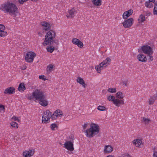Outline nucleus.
<instances>
[{
  "label": "nucleus",
  "instance_id": "f257e3e1",
  "mask_svg": "<svg viewBox=\"0 0 157 157\" xmlns=\"http://www.w3.org/2000/svg\"><path fill=\"white\" fill-rule=\"evenodd\" d=\"M0 10L5 13L14 14L18 13V8L14 3L8 1L1 5Z\"/></svg>",
  "mask_w": 157,
  "mask_h": 157
},
{
  "label": "nucleus",
  "instance_id": "f03ea898",
  "mask_svg": "<svg viewBox=\"0 0 157 157\" xmlns=\"http://www.w3.org/2000/svg\"><path fill=\"white\" fill-rule=\"evenodd\" d=\"M56 36V33L55 31L52 30H49L46 33L45 36L44 40L43 43V45H51L53 44Z\"/></svg>",
  "mask_w": 157,
  "mask_h": 157
},
{
  "label": "nucleus",
  "instance_id": "7ed1b4c3",
  "mask_svg": "<svg viewBox=\"0 0 157 157\" xmlns=\"http://www.w3.org/2000/svg\"><path fill=\"white\" fill-rule=\"evenodd\" d=\"M99 127L97 124H92L90 128L86 131V136L89 138L92 137L99 133Z\"/></svg>",
  "mask_w": 157,
  "mask_h": 157
},
{
  "label": "nucleus",
  "instance_id": "20e7f679",
  "mask_svg": "<svg viewBox=\"0 0 157 157\" xmlns=\"http://www.w3.org/2000/svg\"><path fill=\"white\" fill-rule=\"evenodd\" d=\"M111 59L109 57H107L106 59L103 60L99 65L95 67V69L98 73L101 72V70L106 67L110 64Z\"/></svg>",
  "mask_w": 157,
  "mask_h": 157
},
{
  "label": "nucleus",
  "instance_id": "39448f33",
  "mask_svg": "<svg viewBox=\"0 0 157 157\" xmlns=\"http://www.w3.org/2000/svg\"><path fill=\"white\" fill-rule=\"evenodd\" d=\"M44 96V93L42 91L37 89L33 92L32 95L29 96L28 97V98L29 100L34 98L37 100L39 101Z\"/></svg>",
  "mask_w": 157,
  "mask_h": 157
},
{
  "label": "nucleus",
  "instance_id": "423d86ee",
  "mask_svg": "<svg viewBox=\"0 0 157 157\" xmlns=\"http://www.w3.org/2000/svg\"><path fill=\"white\" fill-rule=\"evenodd\" d=\"M143 52L145 54L153 55V51L152 48L147 44H145L141 47Z\"/></svg>",
  "mask_w": 157,
  "mask_h": 157
},
{
  "label": "nucleus",
  "instance_id": "0eeeda50",
  "mask_svg": "<svg viewBox=\"0 0 157 157\" xmlns=\"http://www.w3.org/2000/svg\"><path fill=\"white\" fill-rule=\"evenodd\" d=\"M74 138L71 136L70 140L67 141L64 144V147L68 151H73L74 149L73 142Z\"/></svg>",
  "mask_w": 157,
  "mask_h": 157
},
{
  "label": "nucleus",
  "instance_id": "6e6552de",
  "mask_svg": "<svg viewBox=\"0 0 157 157\" xmlns=\"http://www.w3.org/2000/svg\"><path fill=\"white\" fill-rule=\"evenodd\" d=\"M36 56V54L33 52H28L25 56V60L28 63H32L33 62L34 58Z\"/></svg>",
  "mask_w": 157,
  "mask_h": 157
},
{
  "label": "nucleus",
  "instance_id": "1a4fd4ad",
  "mask_svg": "<svg viewBox=\"0 0 157 157\" xmlns=\"http://www.w3.org/2000/svg\"><path fill=\"white\" fill-rule=\"evenodd\" d=\"M133 23V19L132 18H130L127 19L122 24L124 28H128L132 25Z\"/></svg>",
  "mask_w": 157,
  "mask_h": 157
},
{
  "label": "nucleus",
  "instance_id": "9d476101",
  "mask_svg": "<svg viewBox=\"0 0 157 157\" xmlns=\"http://www.w3.org/2000/svg\"><path fill=\"white\" fill-rule=\"evenodd\" d=\"M71 42L72 44L76 45L78 48H82L84 46V44L82 42L77 38H72Z\"/></svg>",
  "mask_w": 157,
  "mask_h": 157
},
{
  "label": "nucleus",
  "instance_id": "9b49d317",
  "mask_svg": "<svg viewBox=\"0 0 157 157\" xmlns=\"http://www.w3.org/2000/svg\"><path fill=\"white\" fill-rule=\"evenodd\" d=\"M41 25L43 27V29L46 31L49 30L51 28L50 23L46 21H43L40 22Z\"/></svg>",
  "mask_w": 157,
  "mask_h": 157
},
{
  "label": "nucleus",
  "instance_id": "f8f14e48",
  "mask_svg": "<svg viewBox=\"0 0 157 157\" xmlns=\"http://www.w3.org/2000/svg\"><path fill=\"white\" fill-rule=\"evenodd\" d=\"M15 89L13 86L8 87L5 89L4 93L5 94L10 95L15 93Z\"/></svg>",
  "mask_w": 157,
  "mask_h": 157
},
{
  "label": "nucleus",
  "instance_id": "ddd939ff",
  "mask_svg": "<svg viewBox=\"0 0 157 157\" xmlns=\"http://www.w3.org/2000/svg\"><path fill=\"white\" fill-rule=\"evenodd\" d=\"M34 150L29 149V151H25L23 152L22 154L23 157H30L33 155Z\"/></svg>",
  "mask_w": 157,
  "mask_h": 157
},
{
  "label": "nucleus",
  "instance_id": "4468645a",
  "mask_svg": "<svg viewBox=\"0 0 157 157\" xmlns=\"http://www.w3.org/2000/svg\"><path fill=\"white\" fill-rule=\"evenodd\" d=\"M68 14L66 16L68 18H71L75 16V14L77 13V11L74 8L68 10Z\"/></svg>",
  "mask_w": 157,
  "mask_h": 157
},
{
  "label": "nucleus",
  "instance_id": "2eb2a0df",
  "mask_svg": "<svg viewBox=\"0 0 157 157\" xmlns=\"http://www.w3.org/2000/svg\"><path fill=\"white\" fill-rule=\"evenodd\" d=\"M55 66L54 64L50 63L49 64L46 68V71L48 74L50 73L52 71L55 70Z\"/></svg>",
  "mask_w": 157,
  "mask_h": 157
},
{
  "label": "nucleus",
  "instance_id": "dca6fc26",
  "mask_svg": "<svg viewBox=\"0 0 157 157\" xmlns=\"http://www.w3.org/2000/svg\"><path fill=\"white\" fill-rule=\"evenodd\" d=\"M5 27L4 25L0 24V36L3 37L6 36L7 35V32L5 31Z\"/></svg>",
  "mask_w": 157,
  "mask_h": 157
},
{
  "label": "nucleus",
  "instance_id": "f3484780",
  "mask_svg": "<svg viewBox=\"0 0 157 157\" xmlns=\"http://www.w3.org/2000/svg\"><path fill=\"white\" fill-rule=\"evenodd\" d=\"M138 60L142 62H145L147 61V58L146 56L142 53L138 54L137 56Z\"/></svg>",
  "mask_w": 157,
  "mask_h": 157
},
{
  "label": "nucleus",
  "instance_id": "a211bd4d",
  "mask_svg": "<svg viewBox=\"0 0 157 157\" xmlns=\"http://www.w3.org/2000/svg\"><path fill=\"white\" fill-rule=\"evenodd\" d=\"M156 2L155 0H148L144 3V6L147 8H151L153 7L154 3V5Z\"/></svg>",
  "mask_w": 157,
  "mask_h": 157
},
{
  "label": "nucleus",
  "instance_id": "6ab92c4d",
  "mask_svg": "<svg viewBox=\"0 0 157 157\" xmlns=\"http://www.w3.org/2000/svg\"><path fill=\"white\" fill-rule=\"evenodd\" d=\"M115 105L119 107H121L122 105L124 104V101L123 100L116 98L113 103Z\"/></svg>",
  "mask_w": 157,
  "mask_h": 157
},
{
  "label": "nucleus",
  "instance_id": "aec40b11",
  "mask_svg": "<svg viewBox=\"0 0 157 157\" xmlns=\"http://www.w3.org/2000/svg\"><path fill=\"white\" fill-rule=\"evenodd\" d=\"M157 99V94H154L150 97L148 99V103L150 105H153L155 103V101Z\"/></svg>",
  "mask_w": 157,
  "mask_h": 157
},
{
  "label": "nucleus",
  "instance_id": "412c9836",
  "mask_svg": "<svg viewBox=\"0 0 157 157\" xmlns=\"http://www.w3.org/2000/svg\"><path fill=\"white\" fill-rule=\"evenodd\" d=\"M76 82L84 88L86 87L87 86L86 84L85 83L84 79L81 77H79L77 78Z\"/></svg>",
  "mask_w": 157,
  "mask_h": 157
},
{
  "label": "nucleus",
  "instance_id": "4be33fe9",
  "mask_svg": "<svg viewBox=\"0 0 157 157\" xmlns=\"http://www.w3.org/2000/svg\"><path fill=\"white\" fill-rule=\"evenodd\" d=\"M42 118H54L53 114L49 110H47L43 113Z\"/></svg>",
  "mask_w": 157,
  "mask_h": 157
},
{
  "label": "nucleus",
  "instance_id": "5701e85b",
  "mask_svg": "<svg viewBox=\"0 0 157 157\" xmlns=\"http://www.w3.org/2000/svg\"><path fill=\"white\" fill-rule=\"evenodd\" d=\"M133 13V10L130 9L126 11L123 13L122 17L124 19H127L128 17L131 16Z\"/></svg>",
  "mask_w": 157,
  "mask_h": 157
},
{
  "label": "nucleus",
  "instance_id": "b1692460",
  "mask_svg": "<svg viewBox=\"0 0 157 157\" xmlns=\"http://www.w3.org/2000/svg\"><path fill=\"white\" fill-rule=\"evenodd\" d=\"M39 101V103L40 105L43 106H47L48 104V101L45 98V95Z\"/></svg>",
  "mask_w": 157,
  "mask_h": 157
},
{
  "label": "nucleus",
  "instance_id": "393cba45",
  "mask_svg": "<svg viewBox=\"0 0 157 157\" xmlns=\"http://www.w3.org/2000/svg\"><path fill=\"white\" fill-rule=\"evenodd\" d=\"M63 115L62 111L60 109L56 110L53 113V116H54L57 117H62Z\"/></svg>",
  "mask_w": 157,
  "mask_h": 157
},
{
  "label": "nucleus",
  "instance_id": "a878e982",
  "mask_svg": "<svg viewBox=\"0 0 157 157\" xmlns=\"http://www.w3.org/2000/svg\"><path fill=\"white\" fill-rule=\"evenodd\" d=\"M115 96L117 99L122 100L124 97L125 95L122 92L118 91L116 93Z\"/></svg>",
  "mask_w": 157,
  "mask_h": 157
},
{
  "label": "nucleus",
  "instance_id": "bb28decb",
  "mask_svg": "<svg viewBox=\"0 0 157 157\" xmlns=\"http://www.w3.org/2000/svg\"><path fill=\"white\" fill-rule=\"evenodd\" d=\"M113 150V148L110 145L106 146H105L104 151L105 153H109L111 152Z\"/></svg>",
  "mask_w": 157,
  "mask_h": 157
},
{
  "label": "nucleus",
  "instance_id": "cd10ccee",
  "mask_svg": "<svg viewBox=\"0 0 157 157\" xmlns=\"http://www.w3.org/2000/svg\"><path fill=\"white\" fill-rule=\"evenodd\" d=\"M132 143L133 144L135 145L137 147H139L141 145L142 143V141L140 139H136L134 140Z\"/></svg>",
  "mask_w": 157,
  "mask_h": 157
},
{
  "label": "nucleus",
  "instance_id": "c85d7f7f",
  "mask_svg": "<svg viewBox=\"0 0 157 157\" xmlns=\"http://www.w3.org/2000/svg\"><path fill=\"white\" fill-rule=\"evenodd\" d=\"M17 89L20 92L24 91L26 89L24 84L22 82L21 83L19 84Z\"/></svg>",
  "mask_w": 157,
  "mask_h": 157
},
{
  "label": "nucleus",
  "instance_id": "c756f323",
  "mask_svg": "<svg viewBox=\"0 0 157 157\" xmlns=\"http://www.w3.org/2000/svg\"><path fill=\"white\" fill-rule=\"evenodd\" d=\"M146 20L145 16L143 14H141L140 15L138 21L139 23H141L144 22Z\"/></svg>",
  "mask_w": 157,
  "mask_h": 157
},
{
  "label": "nucleus",
  "instance_id": "7c9ffc66",
  "mask_svg": "<svg viewBox=\"0 0 157 157\" xmlns=\"http://www.w3.org/2000/svg\"><path fill=\"white\" fill-rule=\"evenodd\" d=\"M92 2L93 4L96 6H100L102 4L101 0H93Z\"/></svg>",
  "mask_w": 157,
  "mask_h": 157
},
{
  "label": "nucleus",
  "instance_id": "2f4dec72",
  "mask_svg": "<svg viewBox=\"0 0 157 157\" xmlns=\"http://www.w3.org/2000/svg\"><path fill=\"white\" fill-rule=\"evenodd\" d=\"M55 49V47L52 46H50L47 47L46 49L47 51L50 53H52Z\"/></svg>",
  "mask_w": 157,
  "mask_h": 157
},
{
  "label": "nucleus",
  "instance_id": "473e14b6",
  "mask_svg": "<svg viewBox=\"0 0 157 157\" xmlns=\"http://www.w3.org/2000/svg\"><path fill=\"white\" fill-rule=\"evenodd\" d=\"M10 126H12L13 128H17L18 127V124L14 121H12L10 124Z\"/></svg>",
  "mask_w": 157,
  "mask_h": 157
},
{
  "label": "nucleus",
  "instance_id": "72a5a7b5",
  "mask_svg": "<svg viewBox=\"0 0 157 157\" xmlns=\"http://www.w3.org/2000/svg\"><path fill=\"white\" fill-rule=\"evenodd\" d=\"M107 100L110 101H112L113 103L115 99V97L113 96L112 95H109L107 97Z\"/></svg>",
  "mask_w": 157,
  "mask_h": 157
},
{
  "label": "nucleus",
  "instance_id": "f704fd0d",
  "mask_svg": "<svg viewBox=\"0 0 157 157\" xmlns=\"http://www.w3.org/2000/svg\"><path fill=\"white\" fill-rule=\"evenodd\" d=\"M153 13L154 15H157V1L155 3L154 9L153 10Z\"/></svg>",
  "mask_w": 157,
  "mask_h": 157
},
{
  "label": "nucleus",
  "instance_id": "c9c22d12",
  "mask_svg": "<svg viewBox=\"0 0 157 157\" xmlns=\"http://www.w3.org/2000/svg\"><path fill=\"white\" fill-rule=\"evenodd\" d=\"M150 121V120L148 118H143L141 120L142 122L145 124H148Z\"/></svg>",
  "mask_w": 157,
  "mask_h": 157
},
{
  "label": "nucleus",
  "instance_id": "e433bc0d",
  "mask_svg": "<svg viewBox=\"0 0 157 157\" xmlns=\"http://www.w3.org/2000/svg\"><path fill=\"white\" fill-rule=\"evenodd\" d=\"M108 91L111 93H115L117 92L116 89L114 88H109L108 89Z\"/></svg>",
  "mask_w": 157,
  "mask_h": 157
},
{
  "label": "nucleus",
  "instance_id": "4c0bfd02",
  "mask_svg": "<svg viewBox=\"0 0 157 157\" xmlns=\"http://www.w3.org/2000/svg\"><path fill=\"white\" fill-rule=\"evenodd\" d=\"M97 109L99 111H105L106 109V108L105 106L101 105H99L98 106Z\"/></svg>",
  "mask_w": 157,
  "mask_h": 157
},
{
  "label": "nucleus",
  "instance_id": "58836bf2",
  "mask_svg": "<svg viewBox=\"0 0 157 157\" xmlns=\"http://www.w3.org/2000/svg\"><path fill=\"white\" fill-rule=\"evenodd\" d=\"M5 112V106L2 104H0V113H3Z\"/></svg>",
  "mask_w": 157,
  "mask_h": 157
},
{
  "label": "nucleus",
  "instance_id": "ea45409f",
  "mask_svg": "<svg viewBox=\"0 0 157 157\" xmlns=\"http://www.w3.org/2000/svg\"><path fill=\"white\" fill-rule=\"evenodd\" d=\"M50 127L52 130H55V128H57L58 126L56 124L54 123L52 124L51 125Z\"/></svg>",
  "mask_w": 157,
  "mask_h": 157
},
{
  "label": "nucleus",
  "instance_id": "a19ab883",
  "mask_svg": "<svg viewBox=\"0 0 157 157\" xmlns=\"http://www.w3.org/2000/svg\"><path fill=\"white\" fill-rule=\"evenodd\" d=\"M147 58L148 60L151 62L153 60V57L152 56V55H147Z\"/></svg>",
  "mask_w": 157,
  "mask_h": 157
},
{
  "label": "nucleus",
  "instance_id": "79ce46f5",
  "mask_svg": "<svg viewBox=\"0 0 157 157\" xmlns=\"http://www.w3.org/2000/svg\"><path fill=\"white\" fill-rule=\"evenodd\" d=\"M50 118H42V123H48Z\"/></svg>",
  "mask_w": 157,
  "mask_h": 157
},
{
  "label": "nucleus",
  "instance_id": "37998d69",
  "mask_svg": "<svg viewBox=\"0 0 157 157\" xmlns=\"http://www.w3.org/2000/svg\"><path fill=\"white\" fill-rule=\"evenodd\" d=\"M39 78L40 79H42L44 81L47 80L46 77L44 75H41L39 76Z\"/></svg>",
  "mask_w": 157,
  "mask_h": 157
},
{
  "label": "nucleus",
  "instance_id": "c03bdc74",
  "mask_svg": "<svg viewBox=\"0 0 157 157\" xmlns=\"http://www.w3.org/2000/svg\"><path fill=\"white\" fill-rule=\"evenodd\" d=\"M27 68V66L26 65L24 64L20 67V69L22 70H24Z\"/></svg>",
  "mask_w": 157,
  "mask_h": 157
},
{
  "label": "nucleus",
  "instance_id": "a18cd8bd",
  "mask_svg": "<svg viewBox=\"0 0 157 157\" xmlns=\"http://www.w3.org/2000/svg\"><path fill=\"white\" fill-rule=\"evenodd\" d=\"M28 0H18V2L21 4H22L24 2H26Z\"/></svg>",
  "mask_w": 157,
  "mask_h": 157
},
{
  "label": "nucleus",
  "instance_id": "49530a36",
  "mask_svg": "<svg viewBox=\"0 0 157 157\" xmlns=\"http://www.w3.org/2000/svg\"><path fill=\"white\" fill-rule=\"evenodd\" d=\"M153 156V157H157V151H154Z\"/></svg>",
  "mask_w": 157,
  "mask_h": 157
},
{
  "label": "nucleus",
  "instance_id": "de8ad7c7",
  "mask_svg": "<svg viewBox=\"0 0 157 157\" xmlns=\"http://www.w3.org/2000/svg\"><path fill=\"white\" fill-rule=\"evenodd\" d=\"M88 124L86 123L84 124V125H82V126L84 129H85L86 128Z\"/></svg>",
  "mask_w": 157,
  "mask_h": 157
},
{
  "label": "nucleus",
  "instance_id": "09e8293b",
  "mask_svg": "<svg viewBox=\"0 0 157 157\" xmlns=\"http://www.w3.org/2000/svg\"><path fill=\"white\" fill-rule=\"evenodd\" d=\"M14 120H13L14 121H17L19 122H20V120L19 118H14Z\"/></svg>",
  "mask_w": 157,
  "mask_h": 157
},
{
  "label": "nucleus",
  "instance_id": "8fccbe9b",
  "mask_svg": "<svg viewBox=\"0 0 157 157\" xmlns=\"http://www.w3.org/2000/svg\"><path fill=\"white\" fill-rule=\"evenodd\" d=\"M38 34L40 36H41L42 35V33L40 32H39Z\"/></svg>",
  "mask_w": 157,
  "mask_h": 157
},
{
  "label": "nucleus",
  "instance_id": "3c124183",
  "mask_svg": "<svg viewBox=\"0 0 157 157\" xmlns=\"http://www.w3.org/2000/svg\"><path fill=\"white\" fill-rule=\"evenodd\" d=\"M124 84L125 86H127V83L126 82H124Z\"/></svg>",
  "mask_w": 157,
  "mask_h": 157
},
{
  "label": "nucleus",
  "instance_id": "603ef678",
  "mask_svg": "<svg viewBox=\"0 0 157 157\" xmlns=\"http://www.w3.org/2000/svg\"><path fill=\"white\" fill-rule=\"evenodd\" d=\"M107 157H113V156L112 155H109L107 156Z\"/></svg>",
  "mask_w": 157,
  "mask_h": 157
},
{
  "label": "nucleus",
  "instance_id": "864d4df0",
  "mask_svg": "<svg viewBox=\"0 0 157 157\" xmlns=\"http://www.w3.org/2000/svg\"><path fill=\"white\" fill-rule=\"evenodd\" d=\"M12 118H13V117ZM14 118H17L16 117H15Z\"/></svg>",
  "mask_w": 157,
  "mask_h": 157
},
{
  "label": "nucleus",
  "instance_id": "5fc2aeb1",
  "mask_svg": "<svg viewBox=\"0 0 157 157\" xmlns=\"http://www.w3.org/2000/svg\"><path fill=\"white\" fill-rule=\"evenodd\" d=\"M31 1H33V0H31Z\"/></svg>",
  "mask_w": 157,
  "mask_h": 157
}]
</instances>
